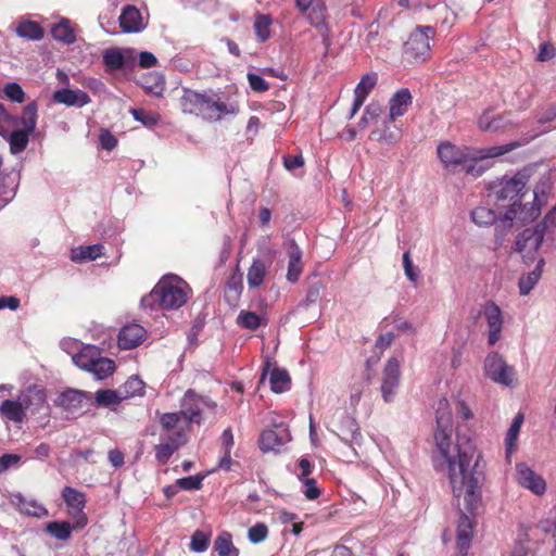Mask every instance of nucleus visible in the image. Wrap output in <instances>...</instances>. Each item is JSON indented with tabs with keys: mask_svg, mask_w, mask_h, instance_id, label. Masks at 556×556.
Listing matches in <instances>:
<instances>
[{
	"mask_svg": "<svg viewBox=\"0 0 556 556\" xmlns=\"http://www.w3.org/2000/svg\"><path fill=\"white\" fill-rule=\"evenodd\" d=\"M15 34L24 39L39 41L43 38L42 27L34 21L22 20L16 24Z\"/></svg>",
	"mask_w": 556,
	"mask_h": 556,
	"instance_id": "nucleus-29",
	"label": "nucleus"
},
{
	"mask_svg": "<svg viewBox=\"0 0 556 556\" xmlns=\"http://www.w3.org/2000/svg\"><path fill=\"white\" fill-rule=\"evenodd\" d=\"M214 551L218 556L239 555V549L232 543V535L227 531L220 532L214 541Z\"/></svg>",
	"mask_w": 556,
	"mask_h": 556,
	"instance_id": "nucleus-36",
	"label": "nucleus"
},
{
	"mask_svg": "<svg viewBox=\"0 0 556 556\" xmlns=\"http://www.w3.org/2000/svg\"><path fill=\"white\" fill-rule=\"evenodd\" d=\"M103 63L108 71H117L124 67L125 58L119 49L111 48L103 52Z\"/></svg>",
	"mask_w": 556,
	"mask_h": 556,
	"instance_id": "nucleus-43",
	"label": "nucleus"
},
{
	"mask_svg": "<svg viewBox=\"0 0 556 556\" xmlns=\"http://www.w3.org/2000/svg\"><path fill=\"white\" fill-rule=\"evenodd\" d=\"M381 106L379 104L370 103L368 104L363 113V116L359 119V127L364 129L369 123L376 121L380 113H381Z\"/></svg>",
	"mask_w": 556,
	"mask_h": 556,
	"instance_id": "nucleus-53",
	"label": "nucleus"
},
{
	"mask_svg": "<svg viewBox=\"0 0 556 556\" xmlns=\"http://www.w3.org/2000/svg\"><path fill=\"white\" fill-rule=\"evenodd\" d=\"M118 389L125 401L130 397L142 396L144 394V382L138 376H132Z\"/></svg>",
	"mask_w": 556,
	"mask_h": 556,
	"instance_id": "nucleus-40",
	"label": "nucleus"
},
{
	"mask_svg": "<svg viewBox=\"0 0 556 556\" xmlns=\"http://www.w3.org/2000/svg\"><path fill=\"white\" fill-rule=\"evenodd\" d=\"M51 415L47 401L46 389L40 384H31L22 390L16 399L0 402V416L14 424H23L29 417H36L46 425Z\"/></svg>",
	"mask_w": 556,
	"mask_h": 556,
	"instance_id": "nucleus-4",
	"label": "nucleus"
},
{
	"mask_svg": "<svg viewBox=\"0 0 556 556\" xmlns=\"http://www.w3.org/2000/svg\"><path fill=\"white\" fill-rule=\"evenodd\" d=\"M509 114H496L493 109L485 110L479 117L478 125L483 131L494 132L497 131L511 122L508 118Z\"/></svg>",
	"mask_w": 556,
	"mask_h": 556,
	"instance_id": "nucleus-22",
	"label": "nucleus"
},
{
	"mask_svg": "<svg viewBox=\"0 0 556 556\" xmlns=\"http://www.w3.org/2000/svg\"><path fill=\"white\" fill-rule=\"evenodd\" d=\"M304 165V159L302 154L298 155H286L283 156V166L286 169L292 172L296 168H300Z\"/></svg>",
	"mask_w": 556,
	"mask_h": 556,
	"instance_id": "nucleus-62",
	"label": "nucleus"
},
{
	"mask_svg": "<svg viewBox=\"0 0 556 556\" xmlns=\"http://www.w3.org/2000/svg\"><path fill=\"white\" fill-rule=\"evenodd\" d=\"M273 20L269 15L260 14L254 22V30L260 41L264 42L270 37V25Z\"/></svg>",
	"mask_w": 556,
	"mask_h": 556,
	"instance_id": "nucleus-45",
	"label": "nucleus"
},
{
	"mask_svg": "<svg viewBox=\"0 0 556 556\" xmlns=\"http://www.w3.org/2000/svg\"><path fill=\"white\" fill-rule=\"evenodd\" d=\"M104 247L100 243L92 245H80L72 250L71 260L75 263L94 261L103 255Z\"/></svg>",
	"mask_w": 556,
	"mask_h": 556,
	"instance_id": "nucleus-28",
	"label": "nucleus"
},
{
	"mask_svg": "<svg viewBox=\"0 0 556 556\" xmlns=\"http://www.w3.org/2000/svg\"><path fill=\"white\" fill-rule=\"evenodd\" d=\"M38 105L35 101L28 103L23 109V114L21 116H17V123L18 125L23 126L24 130L34 132L37 126V118H38Z\"/></svg>",
	"mask_w": 556,
	"mask_h": 556,
	"instance_id": "nucleus-39",
	"label": "nucleus"
},
{
	"mask_svg": "<svg viewBox=\"0 0 556 556\" xmlns=\"http://www.w3.org/2000/svg\"><path fill=\"white\" fill-rule=\"evenodd\" d=\"M268 535V528L265 523L258 522L248 530V539L253 544L263 542Z\"/></svg>",
	"mask_w": 556,
	"mask_h": 556,
	"instance_id": "nucleus-52",
	"label": "nucleus"
},
{
	"mask_svg": "<svg viewBox=\"0 0 556 556\" xmlns=\"http://www.w3.org/2000/svg\"><path fill=\"white\" fill-rule=\"evenodd\" d=\"M484 376L494 383L511 388L516 384L517 375L513 366L508 365L498 352H490L483 363Z\"/></svg>",
	"mask_w": 556,
	"mask_h": 556,
	"instance_id": "nucleus-7",
	"label": "nucleus"
},
{
	"mask_svg": "<svg viewBox=\"0 0 556 556\" xmlns=\"http://www.w3.org/2000/svg\"><path fill=\"white\" fill-rule=\"evenodd\" d=\"M147 337L146 329L139 324H128L118 333V346L123 350L137 348Z\"/></svg>",
	"mask_w": 556,
	"mask_h": 556,
	"instance_id": "nucleus-17",
	"label": "nucleus"
},
{
	"mask_svg": "<svg viewBox=\"0 0 556 556\" xmlns=\"http://www.w3.org/2000/svg\"><path fill=\"white\" fill-rule=\"evenodd\" d=\"M523 422V415L517 414L507 430L505 438V447L507 458L517 450V440Z\"/></svg>",
	"mask_w": 556,
	"mask_h": 556,
	"instance_id": "nucleus-34",
	"label": "nucleus"
},
{
	"mask_svg": "<svg viewBox=\"0 0 556 556\" xmlns=\"http://www.w3.org/2000/svg\"><path fill=\"white\" fill-rule=\"evenodd\" d=\"M119 25L125 33L140 31L143 28L140 11L132 5H127L119 16Z\"/></svg>",
	"mask_w": 556,
	"mask_h": 556,
	"instance_id": "nucleus-24",
	"label": "nucleus"
},
{
	"mask_svg": "<svg viewBox=\"0 0 556 556\" xmlns=\"http://www.w3.org/2000/svg\"><path fill=\"white\" fill-rule=\"evenodd\" d=\"M472 533L471 519L467 515L462 514L456 529L457 547L460 552L466 553L469 548Z\"/></svg>",
	"mask_w": 556,
	"mask_h": 556,
	"instance_id": "nucleus-26",
	"label": "nucleus"
},
{
	"mask_svg": "<svg viewBox=\"0 0 556 556\" xmlns=\"http://www.w3.org/2000/svg\"><path fill=\"white\" fill-rule=\"evenodd\" d=\"M52 101L66 106L83 108L87 105L91 99L87 92L80 89L62 88L53 92Z\"/></svg>",
	"mask_w": 556,
	"mask_h": 556,
	"instance_id": "nucleus-18",
	"label": "nucleus"
},
{
	"mask_svg": "<svg viewBox=\"0 0 556 556\" xmlns=\"http://www.w3.org/2000/svg\"><path fill=\"white\" fill-rule=\"evenodd\" d=\"M556 232V216L548 213L544 219L533 228H526L515 241V250L520 253L526 262L534 260V253L542 245L544 238Z\"/></svg>",
	"mask_w": 556,
	"mask_h": 556,
	"instance_id": "nucleus-6",
	"label": "nucleus"
},
{
	"mask_svg": "<svg viewBox=\"0 0 556 556\" xmlns=\"http://www.w3.org/2000/svg\"><path fill=\"white\" fill-rule=\"evenodd\" d=\"M323 290L324 285L320 281L312 283L306 293V305L315 304L319 300Z\"/></svg>",
	"mask_w": 556,
	"mask_h": 556,
	"instance_id": "nucleus-58",
	"label": "nucleus"
},
{
	"mask_svg": "<svg viewBox=\"0 0 556 556\" xmlns=\"http://www.w3.org/2000/svg\"><path fill=\"white\" fill-rule=\"evenodd\" d=\"M201 409L195 405L189 408L182 409L179 413H165L161 417V425L167 432H174L173 430H182L179 428V424L181 419H185L187 422L200 424Z\"/></svg>",
	"mask_w": 556,
	"mask_h": 556,
	"instance_id": "nucleus-14",
	"label": "nucleus"
},
{
	"mask_svg": "<svg viewBox=\"0 0 556 556\" xmlns=\"http://www.w3.org/2000/svg\"><path fill=\"white\" fill-rule=\"evenodd\" d=\"M377 80L378 76L376 73H368L361 78V81L356 85L354 89V101L351 109L350 118H353L354 115L362 108L367 96L376 86Z\"/></svg>",
	"mask_w": 556,
	"mask_h": 556,
	"instance_id": "nucleus-20",
	"label": "nucleus"
},
{
	"mask_svg": "<svg viewBox=\"0 0 556 556\" xmlns=\"http://www.w3.org/2000/svg\"><path fill=\"white\" fill-rule=\"evenodd\" d=\"M202 92L185 89L180 98V108L186 114L201 115Z\"/></svg>",
	"mask_w": 556,
	"mask_h": 556,
	"instance_id": "nucleus-30",
	"label": "nucleus"
},
{
	"mask_svg": "<svg viewBox=\"0 0 556 556\" xmlns=\"http://www.w3.org/2000/svg\"><path fill=\"white\" fill-rule=\"evenodd\" d=\"M51 35L56 41H61L66 45L74 43L76 40L74 29L67 18H62L58 24H55L51 28Z\"/></svg>",
	"mask_w": 556,
	"mask_h": 556,
	"instance_id": "nucleus-35",
	"label": "nucleus"
},
{
	"mask_svg": "<svg viewBox=\"0 0 556 556\" xmlns=\"http://www.w3.org/2000/svg\"><path fill=\"white\" fill-rule=\"evenodd\" d=\"M434 410V469L447 475L453 495L458 501L463 498L465 508L472 511L481 494L479 469L482 455L470 439L454 442L452 410L445 397L435 402Z\"/></svg>",
	"mask_w": 556,
	"mask_h": 556,
	"instance_id": "nucleus-1",
	"label": "nucleus"
},
{
	"mask_svg": "<svg viewBox=\"0 0 556 556\" xmlns=\"http://www.w3.org/2000/svg\"><path fill=\"white\" fill-rule=\"evenodd\" d=\"M298 466L300 469V472L298 473V479L300 481L311 478L309 476L312 473L314 466L307 458H301L298 463Z\"/></svg>",
	"mask_w": 556,
	"mask_h": 556,
	"instance_id": "nucleus-64",
	"label": "nucleus"
},
{
	"mask_svg": "<svg viewBox=\"0 0 556 556\" xmlns=\"http://www.w3.org/2000/svg\"><path fill=\"white\" fill-rule=\"evenodd\" d=\"M556 55V48L551 42H543L539 48L536 60L539 62H546Z\"/></svg>",
	"mask_w": 556,
	"mask_h": 556,
	"instance_id": "nucleus-57",
	"label": "nucleus"
},
{
	"mask_svg": "<svg viewBox=\"0 0 556 556\" xmlns=\"http://www.w3.org/2000/svg\"><path fill=\"white\" fill-rule=\"evenodd\" d=\"M210 546V536L203 531L197 530L190 542V549L195 553H203Z\"/></svg>",
	"mask_w": 556,
	"mask_h": 556,
	"instance_id": "nucleus-50",
	"label": "nucleus"
},
{
	"mask_svg": "<svg viewBox=\"0 0 556 556\" xmlns=\"http://www.w3.org/2000/svg\"><path fill=\"white\" fill-rule=\"evenodd\" d=\"M400 383V362L395 357H391L383 370L381 392L384 402L393 401L395 391Z\"/></svg>",
	"mask_w": 556,
	"mask_h": 556,
	"instance_id": "nucleus-13",
	"label": "nucleus"
},
{
	"mask_svg": "<svg viewBox=\"0 0 556 556\" xmlns=\"http://www.w3.org/2000/svg\"><path fill=\"white\" fill-rule=\"evenodd\" d=\"M481 313L488 326V344L493 346L502 337L504 325L503 312L496 303L489 301L482 306Z\"/></svg>",
	"mask_w": 556,
	"mask_h": 556,
	"instance_id": "nucleus-10",
	"label": "nucleus"
},
{
	"mask_svg": "<svg viewBox=\"0 0 556 556\" xmlns=\"http://www.w3.org/2000/svg\"><path fill=\"white\" fill-rule=\"evenodd\" d=\"M191 289L188 283L177 275L163 276L149 295L142 298L141 304L146 307L157 305L163 309H178L190 298Z\"/></svg>",
	"mask_w": 556,
	"mask_h": 556,
	"instance_id": "nucleus-5",
	"label": "nucleus"
},
{
	"mask_svg": "<svg viewBox=\"0 0 556 556\" xmlns=\"http://www.w3.org/2000/svg\"><path fill=\"white\" fill-rule=\"evenodd\" d=\"M270 390L275 393H283L290 389L291 379L287 370L274 367L269 372Z\"/></svg>",
	"mask_w": 556,
	"mask_h": 556,
	"instance_id": "nucleus-31",
	"label": "nucleus"
},
{
	"mask_svg": "<svg viewBox=\"0 0 556 556\" xmlns=\"http://www.w3.org/2000/svg\"><path fill=\"white\" fill-rule=\"evenodd\" d=\"M532 176V168L525 167L514 176H503L489 182V198L501 207H506L504 213L505 222L518 219L522 223L536 218L541 213V206L544 204L547 190L549 189L548 179H542L533 190V203L528 208L521 205L522 197L526 193V187Z\"/></svg>",
	"mask_w": 556,
	"mask_h": 556,
	"instance_id": "nucleus-2",
	"label": "nucleus"
},
{
	"mask_svg": "<svg viewBox=\"0 0 556 556\" xmlns=\"http://www.w3.org/2000/svg\"><path fill=\"white\" fill-rule=\"evenodd\" d=\"M412 104V94L408 89L397 90L389 102V121L394 122L403 116Z\"/></svg>",
	"mask_w": 556,
	"mask_h": 556,
	"instance_id": "nucleus-23",
	"label": "nucleus"
},
{
	"mask_svg": "<svg viewBox=\"0 0 556 556\" xmlns=\"http://www.w3.org/2000/svg\"><path fill=\"white\" fill-rule=\"evenodd\" d=\"M62 496L70 508V514L74 518L75 528L83 529L87 525V517L84 513L85 496L81 492L65 486L62 491Z\"/></svg>",
	"mask_w": 556,
	"mask_h": 556,
	"instance_id": "nucleus-12",
	"label": "nucleus"
},
{
	"mask_svg": "<svg viewBox=\"0 0 556 556\" xmlns=\"http://www.w3.org/2000/svg\"><path fill=\"white\" fill-rule=\"evenodd\" d=\"M285 247L289 256L287 279L288 281L294 283L299 280L303 270L302 250L293 239L288 240L285 243Z\"/></svg>",
	"mask_w": 556,
	"mask_h": 556,
	"instance_id": "nucleus-21",
	"label": "nucleus"
},
{
	"mask_svg": "<svg viewBox=\"0 0 556 556\" xmlns=\"http://www.w3.org/2000/svg\"><path fill=\"white\" fill-rule=\"evenodd\" d=\"M18 507L21 509V511L29 515V516H34V517H42V516H46L47 515V509L38 504L37 502L35 501H26L25 498H23L22 496H18Z\"/></svg>",
	"mask_w": 556,
	"mask_h": 556,
	"instance_id": "nucleus-47",
	"label": "nucleus"
},
{
	"mask_svg": "<svg viewBox=\"0 0 556 556\" xmlns=\"http://www.w3.org/2000/svg\"><path fill=\"white\" fill-rule=\"evenodd\" d=\"M516 147L517 143H508L476 150L444 141L438 146L437 152L444 168L453 172L462 168L466 174L478 177L484 170L481 166H478L479 161L504 155Z\"/></svg>",
	"mask_w": 556,
	"mask_h": 556,
	"instance_id": "nucleus-3",
	"label": "nucleus"
},
{
	"mask_svg": "<svg viewBox=\"0 0 556 556\" xmlns=\"http://www.w3.org/2000/svg\"><path fill=\"white\" fill-rule=\"evenodd\" d=\"M308 23L316 28L325 27V8L321 4H312L309 10L304 13Z\"/></svg>",
	"mask_w": 556,
	"mask_h": 556,
	"instance_id": "nucleus-48",
	"label": "nucleus"
},
{
	"mask_svg": "<svg viewBox=\"0 0 556 556\" xmlns=\"http://www.w3.org/2000/svg\"><path fill=\"white\" fill-rule=\"evenodd\" d=\"M496 219L495 211L486 206H478L471 212V220L480 227L491 226Z\"/></svg>",
	"mask_w": 556,
	"mask_h": 556,
	"instance_id": "nucleus-42",
	"label": "nucleus"
},
{
	"mask_svg": "<svg viewBox=\"0 0 556 556\" xmlns=\"http://www.w3.org/2000/svg\"><path fill=\"white\" fill-rule=\"evenodd\" d=\"M403 267H404V271H405V275L408 278V280H410L412 282H416L418 279V273L414 268V265H413V262L410 260L408 252H405L403 254Z\"/></svg>",
	"mask_w": 556,
	"mask_h": 556,
	"instance_id": "nucleus-61",
	"label": "nucleus"
},
{
	"mask_svg": "<svg viewBox=\"0 0 556 556\" xmlns=\"http://www.w3.org/2000/svg\"><path fill=\"white\" fill-rule=\"evenodd\" d=\"M114 369V362L108 357L101 356L99 353L88 372L92 374L97 380H102L112 375Z\"/></svg>",
	"mask_w": 556,
	"mask_h": 556,
	"instance_id": "nucleus-33",
	"label": "nucleus"
},
{
	"mask_svg": "<svg viewBox=\"0 0 556 556\" xmlns=\"http://www.w3.org/2000/svg\"><path fill=\"white\" fill-rule=\"evenodd\" d=\"M94 401L98 406L113 407L121 404L124 400L119 389L117 390H99L96 392Z\"/></svg>",
	"mask_w": 556,
	"mask_h": 556,
	"instance_id": "nucleus-41",
	"label": "nucleus"
},
{
	"mask_svg": "<svg viewBox=\"0 0 556 556\" xmlns=\"http://www.w3.org/2000/svg\"><path fill=\"white\" fill-rule=\"evenodd\" d=\"M130 113L137 122L149 128L155 126L160 121L159 114L143 109H131Z\"/></svg>",
	"mask_w": 556,
	"mask_h": 556,
	"instance_id": "nucleus-49",
	"label": "nucleus"
},
{
	"mask_svg": "<svg viewBox=\"0 0 556 556\" xmlns=\"http://www.w3.org/2000/svg\"><path fill=\"white\" fill-rule=\"evenodd\" d=\"M237 324L244 329L255 330L265 324V319L255 312L241 311L237 317Z\"/></svg>",
	"mask_w": 556,
	"mask_h": 556,
	"instance_id": "nucleus-44",
	"label": "nucleus"
},
{
	"mask_svg": "<svg viewBox=\"0 0 556 556\" xmlns=\"http://www.w3.org/2000/svg\"><path fill=\"white\" fill-rule=\"evenodd\" d=\"M516 473L517 481L522 488L530 490L535 495H542L545 492V480L526 464H518Z\"/></svg>",
	"mask_w": 556,
	"mask_h": 556,
	"instance_id": "nucleus-15",
	"label": "nucleus"
},
{
	"mask_svg": "<svg viewBox=\"0 0 556 556\" xmlns=\"http://www.w3.org/2000/svg\"><path fill=\"white\" fill-rule=\"evenodd\" d=\"M544 264H545L544 260L540 258L536 263L535 268L519 279L520 294L527 295L531 292V290L539 282L541 276H542V270H543Z\"/></svg>",
	"mask_w": 556,
	"mask_h": 556,
	"instance_id": "nucleus-32",
	"label": "nucleus"
},
{
	"mask_svg": "<svg viewBox=\"0 0 556 556\" xmlns=\"http://www.w3.org/2000/svg\"><path fill=\"white\" fill-rule=\"evenodd\" d=\"M47 532L60 541H66L71 538L72 528L66 521L49 522L46 528Z\"/></svg>",
	"mask_w": 556,
	"mask_h": 556,
	"instance_id": "nucleus-46",
	"label": "nucleus"
},
{
	"mask_svg": "<svg viewBox=\"0 0 556 556\" xmlns=\"http://www.w3.org/2000/svg\"><path fill=\"white\" fill-rule=\"evenodd\" d=\"M100 351L94 346H84L79 352L72 355L73 363L83 370L88 371Z\"/></svg>",
	"mask_w": 556,
	"mask_h": 556,
	"instance_id": "nucleus-37",
	"label": "nucleus"
},
{
	"mask_svg": "<svg viewBox=\"0 0 556 556\" xmlns=\"http://www.w3.org/2000/svg\"><path fill=\"white\" fill-rule=\"evenodd\" d=\"M99 140L101 147L108 151L113 150L117 144L116 138L109 130H102Z\"/></svg>",
	"mask_w": 556,
	"mask_h": 556,
	"instance_id": "nucleus-63",
	"label": "nucleus"
},
{
	"mask_svg": "<svg viewBox=\"0 0 556 556\" xmlns=\"http://www.w3.org/2000/svg\"><path fill=\"white\" fill-rule=\"evenodd\" d=\"M187 442L184 430H175L161 435V442L155 445V458L161 464H166L173 454Z\"/></svg>",
	"mask_w": 556,
	"mask_h": 556,
	"instance_id": "nucleus-11",
	"label": "nucleus"
},
{
	"mask_svg": "<svg viewBox=\"0 0 556 556\" xmlns=\"http://www.w3.org/2000/svg\"><path fill=\"white\" fill-rule=\"evenodd\" d=\"M248 80L250 84V87L257 92H264L269 89L268 83L260 75L254 73L248 74Z\"/></svg>",
	"mask_w": 556,
	"mask_h": 556,
	"instance_id": "nucleus-56",
	"label": "nucleus"
},
{
	"mask_svg": "<svg viewBox=\"0 0 556 556\" xmlns=\"http://www.w3.org/2000/svg\"><path fill=\"white\" fill-rule=\"evenodd\" d=\"M88 400L87 392L70 389L58 396L55 405L70 414H76L84 408L85 402Z\"/></svg>",
	"mask_w": 556,
	"mask_h": 556,
	"instance_id": "nucleus-16",
	"label": "nucleus"
},
{
	"mask_svg": "<svg viewBox=\"0 0 556 556\" xmlns=\"http://www.w3.org/2000/svg\"><path fill=\"white\" fill-rule=\"evenodd\" d=\"M205 476L194 475L177 479V485L185 491H197L202 488Z\"/></svg>",
	"mask_w": 556,
	"mask_h": 556,
	"instance_id": "nucleus-51",
	"label": "nucleus"
},
{
	"mask_svg": "<svg viewBox=\"0 0 556 556\" xmlns=\"http://www.w3.org/2000/svg\"><path fill=\"white\" fill-rule=\"evenodd\" d=\"M392 324H393L394 330H397L400 332L409 333V334L416 333V328L413 326V324L404 318L395 317V318H393Z\"/></svg>",
	"mask_w": 556,
	"mask_h": 556,
	"instance_id": "nucleus-60",
	"label": "nucleus"
},
{
	"mask_svg": "<svg viewBox=\"0 0 556 556\" xmlns=\"http://www.w3.org/2000/svg\"><path fill=\"white\" fill-rule=\"evenodd\" d=\"M267 273V266L261 258L253 260L247 275L248 285L250 288L260 287Z\"/></svg>",
	"mask_w": 556,
	"mask_h": 556,
	"instance_id": "nucleus-38",
	"label": "nucleus"
},
{
	"mask_svg": "<svg viewBox=\"0 0 556 556\" xmlns=\"http://www.w3.org/2000/svg\"><path fill=\"white\" fill-rule=\"evenodd\" d=\"M286 432L278 433L275 430H264L260 437V448L263 452H279L280 447L288 441Z\"/></svg>",
	"mask_w": 556,
	"mask_h": 556,
	"instance_id": "nucleus-25",
	"label": "nucleus"
},
{
	"mask_svg": "<svg viewBox=\"0 0 556 556\" xmlns=\"http://www.w3.org/2000/svg\"><path fill=\"white\" fill-rule=\"evenodd\" d=\"M3 92L13 102L22 103L25 100V92L17 83H8L3 88Z\"/></svg>",
	"mask_w": 556,
	"mask_h": 556,
	"instance_id": "nucleus-54",
	"label": "nucleus"
},
{
	"mask_svg": "<svg viewBox=\"0 0 556 556\" xmlns=\"http://www.w3.org/2000/svg\"><path fill=\"white\" fill-rule=\"evenodd\" d=\"M343 420L346 426V430H342L343 439L348 440L349 435L351 437V439H355V437L359 434L356 421L353 418H351L349 415H343Z\"/></svg>",
	"mask_w": 556,
	"mask_h": 556,
	"instance_id": "nucleus-59",
	"label": "nucleus"
},
{
	"mask_svg": "<svg viewBox=\"0 0 556 556\" xmlns=\"http://www.w3.org/2000/svg\"><path fill=\"white\" fill-rule=\"evenodd\" d=\"M33 132L24 129H15L8 132L7 135H3L1 138H3L9 143L10 152L13 155H17L27 148L29 143V136Z\"/></svg>",
	"mask_w": 556,
	"mask_h": 556,
	"instance_id": "nucleus-27",
	"label": "nucleus"
},
{
	"mask_svg": "<svg viewBox=\"0 0 556 556\" xmlns=\"http://www.w3.org/2000/svg\"><path fill=\"white\" fill-rule=\"evenodd\" d=\"M435 30L431 26H418L405 43V54L416 62L425 61L430 55V41Z\"/></svg>",
	"mask_w": 556,
	"mask_h": 556,
	"instance_id": "nucleus-9",
	"label": "nucleus"
},
{
	"mask_svg": "<svg viewBox=\"0 0 556 556\" xmlns=\"http://www.w3.org/2000/svg\"><path fill=\"white\" fill-rule=\"evenodd\" d=\"M303 493L307 500L314 501L319 497L320 489L317 486L316 480L314 478H308L303 481Z\"/></svg>",
	"mask_w": 556,
	"mask_h": 556,
	"instance_id": "nucleus-55",
	"label": "nucleus"
},
{
	"mask_svg": "<svg viewBox=\"0 0 556 556\" xmlns=\"http://www.w3.org/2000/svg\"><path fill=\"white\" fill-rule=\"evenodd\" d=\"M239 105L235 101H223L216 93L203 92L200 117L208 122H218L226 115H237Z\"/></svg>",
	"mask_w": 556,
	"mask_h": 556,
	"instance_id": "nucleus-8",
	"label": "nucleus"
},
{
	"mask_svg": "<svg viewBox=\"0 0 556 556\" xmlns=\"http://www.w3.org/2000/svg\"><path fill=\"white\" fill-rule=\"evenodd\" d=\"M402 137L401 129L389 121V116L381 123L377 124L376 128L370 134V139L387 146H393L400 141Z\"/></svg>",
	"mask_w": 556,
	"mask_h": 556,
	"instance_id": "nucleus-19",
	"label": "nucleus"
}]
</instances>
